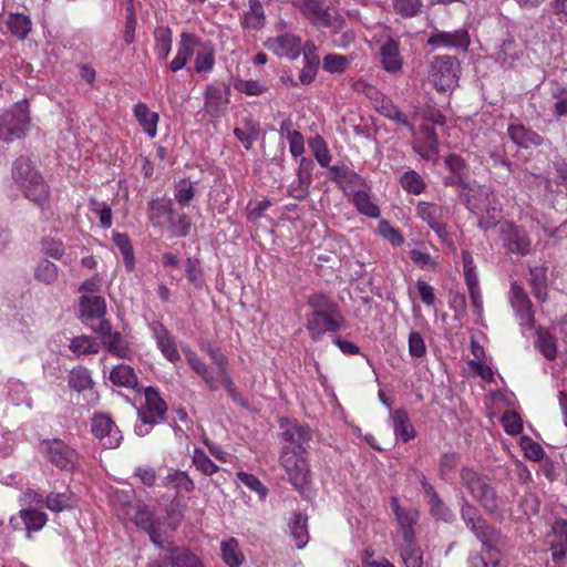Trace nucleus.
<instances>
[{"mask_svg": "<svg viewBox=\"0 0 567 567\" xmlns=\"http://www.w3.org/2000/svg\"><path fill=\"white\" fill-rule=\"evenodd\" d=\"M311 311L306 316V328L313 341H318L327 332H336L343 324V317L338 305L323 293H315L308 298Z\"/></svg>", "mask_w": 567, "mask_h": 567, "instance_id": "f257e3e1", "label": "nucleus"}, {"mask_svg": "<svg viewBox=\"0 0 567 567\" xmlns=\"http://www.w3.org/2000/svg\"><path fill=\"white\" fill-rule=\"evenodd\" d=\"M13 178L30 200L42 204L48 199L49 187L30 159L21 157L14 162Z\"/></svg>", "mask_w": 567, "mask_h": 567, "instance_id": "f03ea898", "label": "nucleus"}, {"mask_svg": "<svg viewBox=\"0 0 567 567\" xmlns=\"http://www.w3.org/2000/svg\"><path fill=\"white\" fill-rule=\"evenodd\" d=\"M461 64L450 55L434 56L429 66V80L440 92H451L458 85Z\"/></svg>", "mask_w": 567, "mask_h": 567, "instance_id": "7ed1b4c3", "label": "nucleus"}, {"mask_svg": "<svg viewBox=\"0 0 567 567\" xmlns=\"http://www.w3.org/2000/svg\"><path fill=\"white\" fill-rule=\"evenodd\" d=\"M28 128L29 116L24 104H14L0 116V140L6 143L22 137Z\"/></svg>", "mask_w": 567, "mask_h": 567, "instance_id": "20e7f679", "label": "nucleus"}, {"mask_svg": "<svg viewBox=\"0 0 567 567\" xmlns=\"http://www.w3.org/2000/svg\"><path fill=\"white\" fill-rule=\"evenodd\" d=\"M461 480L472 496L476 498L485 509L494 512L497 508L495 492L486 478L471 468H464L461 472Z\"/></svg>", "mask_w": 567, "mask_h": 567, "instance_id": "39448f33", "label": "nucleus"}, {"mask_svg": "<svg viewBox=\"0 0 567 567\" xmlns=\"http://www.w3.org/2000/svg\"><path fill=\"white\" fill-rule=\"evenodd\" d=\"M39 451L44 458L63 471L72 470L78 458L76 452L58 439L41 441Z\"/></svg>", "mask_w": 567, "mask_h": 567, "instance_id": "423d86ee", "label": "nucleus"}, {"mask_svg": "<svg viewBox=\"0 0 567 567\" xmlns=\"http://www.w3.org/2000/svg\"><path fill=\"white\" fill-rule=\"evenodd\" d=\"M280 460L281 465L287 472L289 482L297 489L303 491L309 483L310 471L307 461L302 457V454L285 449Z\"/></svg>", "mask_w": 567, "mask_h": 567, "instance_id": "0eeeda50", "label": "nucleus"}, {"mask_svg": "<svg viewBox=\"0 0 567 567\" xmlns=\"http://www.w3.org/2000/svg\"><path fill=\"white\" fill-rule=\"evenodd\" d=\"M461 516L466 526L481 540L482 545L489 546L491 542H501V534L482 519L477 515L476 508L471 506L465 499L462 504Z\"/></svg>", "mask_w": 567, "mask_h": 567, "instance_id": "6e6552de", "label": "nucleus"}, {"mask_svg": "<svg viewBox=\"0 0 567 567\" xmlns=\"http://www.w3.org/2000/svg\"><path fill=\"white\" fill-rule=\"evenodd\" d=\"M91 430L100 444L105 449H116L123 440L117 425L105 414H96L92 417Z\"/></svg>", "mask_w": 567, "mask_h": 567, "instance_id": "1a4fd4ad", "label": "nucleus"}, {"mask_svg": "<svg viewBox=\"0 0 567 567\" xmlns=\"http://www.w3.org/2000/svg\"><path fill=\"white\" fill-rule=\"evenodd\" d=\"M298 6L301 12L319 27L338 28L341 25L340 16L324 9L319 0H300Z\"/></svg>", "mask_w": 567, "mask_h": 567, "instance_id": "9d476101", "label": "nucleus"}, {"mask_svg": "<svg viewBox=\"0 0 567 567\" xmlns=\"http://www.w3.org/2000/svg\"><path fill=\"white\" fill-rule=\"evenodd\" d=\"M427 44L436 49L466 51L471 44V39L465 29H457L452 32L435 30L427 39Z\"/></svg>", "mask_w": 567, "mask_h": 567, "instance_id": "9b49d317", "label": "nucleus"}, {"mask_svg": "<svg viewBox=\"0 0 567 567\" xmlns=\"http://www.w3.org/2000/svg\"><path fill=\"white\" fill-rule=\"evenodd\" d=\"M265 48L278 56L296 60L301 53V40L292 33H282L267 39Z\"/></svg>", "mask_w": 567, "mask_h": 567, "instance_id": "f8f14e48", "label": "nucleus"}, {"mask_svg": "<svg viewBox=\"0 0 567 567\" xmlns=\"http://www.w3.org/2000/svg\"><path fill=\"white\" fill-rule=\"evenodd\" d=\"M416 214L435 231L441 240H447L449 233L444 223L446 212L443 207L426 202H420L416 206Z\"/></svg>", "mask_w": 567, "mask_h": 567, "instance_id": "ddd939ff", "label": "nucleus"}, {"mask_svg": "<svg viewBox=\"0 0 567 567\" xmlns=\"http://www.w3.org/2000/svg\"><path fill=\"white\" fill-rule=\"evenodd\" d=\"M202 40L194 33L183 32L178 42L175 58L166 65L172 72L184 69L189 59L196 53Z\"/></svg>", "mask_w": 567, "mask_h": 567, "instance_id": "4468645a", "label": "nucleus"}, {"mask_svg": "<svg viewBox=\"0 0 567 567\" xmlns=\"http://www.w3.org/2000/svg\"><path fill=\"white\" fill-rule=\"evenodd\" d=\"M462 264L465 282L468 289L472 305L475 308L476 312L480 315L483 310L482 292L480 289L478 277L474 259L472 255L466 250L462 252Z\"/></svg>", "mask_w": 567, "mask_h": 567, "instance_id": "2eb2a0df", "label": "nucleus"}, {"mask_svg": "<svg viewBox=\"0 0 567 567\" xmlns=\"http://www.w3.org/2000/svg\"><path fill=\"white\" fill-rule=\"evenodd\" d=\"M414 136L413 150L425 161L435 162L439 155L436 133L427 125L421 127Z\"/></svg>", "mask_w": 567, "mask_h": 567, "instance_id": "dca6fc26", "label": "nucleus"}, {"mask_svg": "<svg viewBox=\"0 0 567 567\" xmlns=\"http://www.w3.org/2000/svg\"><path fill=\"white\" fill-rule=\"evenodd\" d=\"M145 403L137 410L140 420L158 422L165 414L167 406L154 388H147L144 392Z\"/></svg>", "mask_w": 567, "mask_h": 567, "instance_id": "f3484780", "label": "nucleus"}, {"mask_svg": "<svg viewBox=\"0 0 567 567\" xmlns=\"http://www.w3.org/2000/svg\"><path fill=\"white\" fill-rule=\"evenodd\" d=\"M511 303L519 319L522 327L533 328L534 326V311L532 309L528 296L522 287L513 284L511 287Z\"/></svg>", "mask_w": 567, "mask_h": 567, "instance_id": "a211bd4d", "label": "nucleus"}, {"mask_svg": "<svg viewBox=\"0 0 567 567\" xmlns=\"http://www.w3.org/2000/svg\"><path fill=\"white\" fill-rule=\"evenodd\" d=\"M229 103V90L216 85H208L205 90V111L212 116L225 113Z\"/></svg>", "mask_w": 567, "mask_h": 567, "instance_id": "6ab92c4d", "label": "nucleus"}, {"mask_svg": "<svg viewBox=\"0 0 567 567\" xmlns=\"http://www.w3.org/2000/svg\"><path fill=\"white\" fill-rule=\"evenodd\" d=\"M106 303L101 296L84 295L80 299V318L89 324L90 321L104 318Z\"/></svg>", "mask_w": 567, "mask_h": 567, "instance_id": "aec40b11", "label": "nucleus"}, {"mask_svg": "<svg viewBox=\"0 0 567 567\" xmlns=\"http://www.w3.org/2000/svg\"><path fill=\"white\" fill-rule=\"evenodd\" d=\"M504 539L501 542H491V545H482L484 555H475L470 559V567H505L502 564L501 550L504 547Z\"/></svg>", "mask_w": 567, "mask_h": 567, "instance_id": "412c9836", "label": "nucleus"}, {"mask_svg": "<svg viewBox=\"0 0 567 567\" xmlns=\"http://www.w3.org/2000/svg\"><path fill=\"white\" fill-rule=\"evenodd\" d=\"M392 509L395 514L396 520L402 528L404 542L414 540L413 525L419 519V512L415 508L404 509L399 505L398 498L391 499Z\"/></svg>", "mask_w": 567, "mask_h": 567, "instance_id": "4be33fe9", "label": "nucleus"}, {"mask_svg": "<svg viewBox=\"0 0 567 567\" xmlns=\"http://www.w3.org/2000/svg\"><path fill=\"white\" fill-rule=\"evenodd\" d=\"M549 538L553 560L558 561L567 553V520L557 519L551 526Z\"/></svg>", "mask_w": 567, "mask_h": 567, "instance_id": "5701e85b", "label": "nucleus"}, {"mask_svg": "<svg viewBox=\"0 0 567 567\" xmlns=\"http://www.w3.org/2000/svg\"><path fill=\"white\" fill-rule=\"evenodd\" d=\"M282 437L291 444V449L287 447L289 451L302 454L306 451V443L311 437V430L307 425L293 423L282 432Z\"/></svg>", "mask_w": 567, "mask_h": 567, "instance_id": "b1692460", "label": "nucleus"}, {"mask_svg": "<svg viewBox=\"0 0 567 567\" xmlns=\"http://www.w3.org/2000/svg\"><path fill=\"white\" fill-rule=\"evenodd\" d=\"M133 114L143 131L151 138H154L157 135V124L159 121L158 114L151 111L150 107L143 102H138L134 105Z\"/></svg>", "mask_w": 567, "mask_h": 567, "instance_id": "393cba45", "label": "nucleus"}, {"mask_svg": "<svg viewBox=\"0 0 567 567\" xmlns=\"http://www.w3.org/2000/svg\"><path fill=\"white\" fill-rule=\"evenodd\" d=\"M380 58L383 69L389 73H398L402 69V58L399 51V42L395 40L386 41L380 48Z\"/></svg>", "mask_w": 567, "mask_h": 567, "instance_id": "a878e982", "label": "nucleus"}, {"mask_svg": "<svg viewBox=\"0 0 567 567\" xmlns=\"http://www.w3.org/2000/svg\"><path fill=\"white\" fill-rule=\"evenodd\" d=\"M185 359L189 367L204 380L210 390H217L220 386L219 379L208 369L204 360L194 351L184 350Z\"/></svg>", "mask_w": 567, "mask_h": 567, "instance_id": "bb28decb", "label": "nucleus"}, {"mask_svg": "<svg viewBox=\"0 0 567 567\" xmlns=\"http://www.w3.org/2000/svg\"><path fill=\"white\" fill-rule=\"evenodd\" d=\"M172 210L173 204L171 199H152L148 203V219L154 227H163L165 224H167Z\"/></svg>", "mask_w": 567, "mask_h": 567, "instance_id": "cd10ccee", "label": "nucleus"}, {"mask_svg": "<svg viewBox=\"0 0 567 567\" xmlns=\"http://www.w3.org/2000/svg\"><path fill=\"white\" fill-rule=\"evenodd\" d=\"M164 544L165 548L162 549L171 554L174 567H204L199 558L187 548L175 547L173 543L167 539L164 540Z\"/></svg>", "mask_w": 567, "mask_h": 567, "instance_id": "c85d7f7f", "label": "nucleus"}, {"mask_svg": "<svg viewBox=\"0 0 567 567\" xmlns=\"http://www.w3.org/2000/svg\"><path fill=\"white\" fill-rule=\"evenodd\" d=\"M374 109L383 116L394 121L395 123L406 126L411 133H414V126L410 124L408 117L385 96L374 100Z\"/></svg>", "mask_w": 567, "mask_h": 567, "instance_id": "c756f323", "label": "nucleus"}, {"mask_svg": "<svg viewBox=\"0 0 567 567\" xmlns=\"http://www.w3.org/2000/svg\"><path fill=\"white\" fill-rule=\"evenodd\" d=\"M423 489L425 493V496L427 498V503L431 508V514L436 517L437 519L450 522L453 518V513L450 511V508L442 502V499L439 497V495L435 493L432 485L424 482L423 483Z\"/></svg>", "mask_w": 567, "mask_h": 567, "instance_id": "7c9ffc66", "label": "nucleus"}, {"mask_svg": "<svg viewBox=\"0 0 567 567\" xmlns=\"http://www.w3.org/2000/svg\"><path fill=\"white\" fill-rule=\"evenodd\" d=\"M508 135L515 144L525 148L539 145L542 142V137L537 133L526 128L522 124L509 125Z\"/></svg>", "mask_w": 567, "mask_h": 567, "instance_id": "2f4dec72", "label": "nucleus"}, {"mask_svg": "<svg viewBox=\"0 0 567 567\" xmlns=\"http://www.w3.org/2000/svg\"><path fill=\"white\" fill-rule=\"evenodd\" d=\"M195 54V72L208 73L214 69L215 50L212 43L202 41Z\"/></svg>", "mask_w": 567, "mask_h": 567, "instance_id": "473e14b6", "label": "nucleus"}, {"mask_svg": "<svg viewBox=\"0 0 567 567\" xmlns=\"http://www.w3.org/2000/svg\"><path fill=\"white\" fill-rule=\"evenodd\" d=\"M208 353H209L212 360L214 361V363L216 364V367L218 368L217 378L219 379L220 386H224L225 390L228 392V394L233 399H236L237 389H236V385L233 382L230 375L228 374V372L226 370V365H227L226 357L216 350H209Z\"/></svg>", "mask_w": 567, "mask_h": 567, "instance_id": "72a5a7b5", "label": "nucleus"}, {"mask_svg": "<svg viewBox=\"0 0 567 567\" xmlns=\"http://www.w3.org/2000/svg\"><path fill=\"white\" fill-rule=\"evenodd\" d=\"M134 523L148 533L151 540L155 546L158 548H165L164 540H162L159 535L156 533L153 514L150 509L145 507L138 508L134 516Z\"/></svg>", "mask_w": 567, "mask_h": 567, "instance_id": "f704fd0d", "label": "nucleus"}, {"mask_svg": "<svg viewBox=\"0 0 567 567\" xmlns=\"http://www.w3.org/2000/svg\"><path fill=\"white\" fill-rule=\"evenodd\" d=\"M165 486H171L177 495L190 493L195 488L194 481L184 471L175 470L169 472L163 481Z\"/></svg>", "mask_w": 567, "mask_h": 567, "instance_id": "c9c22d12", "label": "nucleus"}, {"mask_svg": "<svg viewBox=\"0 0 567 567\" xmlns=\"http://www.w3.org/2000/svg\"><path fill=\"white\" fill-rule=\"evenodd\" d=\"M154 52L158 60L164 61L168 58L172 50L173 34L168 27H158L154 31Z\"/></svg>", "mask_w": 567, "mask_h": 567, "instance_id": "e433bc0d", "label": "nucleus"}, {"mask_svg": "<svg viewBox=\"0 0 567 567\" xmlns=\"http://www.w3.org/2000/svg\"><path fill=\"white\" fill-rule=\"evenodd\" d=\"M391 420L395 435L400 436L403 442H408L415 435L413 425L404 410H395L391 413Z\"/></svg>", "mask_w": 567, "mask_h": 567, "instance_id": "4c0bfd02", "label": "nucleus"}, {"mask_svg": "<svg viewBox=\"0 0 567 567\" xmlns=\"http://www.w3.org/2000/svg\"><path fill=\"white\" fill-rule=\"evenodd\" d=\"M290 534L295 539V545L298 549L303 548L309 540V534L307 528V517L300 513L293 514L291 522L289 523Z\"/></svg>", "mask_w": 567, "mask_h": 567, "instance_id": "58836bf2", "label": "nucleus"}, {"mask_svg": "<svg viewBox=\"0 0 567 567\" xmlns=\"http://www.w3.org/2000/svg\"><path fill=\"white\" fill-rule=\"evenodd\" d=\"M351 203L358 212L369 218H379L380 208L371 200L365 190H357L352 194Z\"/></svg>", "mask_w": 567, "mask_h": 567, "instance_id": "ea45409f", "label": "nucleus"}, {"mask_svg": "<svg viewBox=\"0 0 567 567\" xmlns=\"http://www.w3.org/2000/svg\"><path fill=\"white\" fill-rule=\"evenodd\" d=\"M221 557L229 567H239L244 563V555L239 550L236 538H228L220 543Z\"/></svg>", "mask_w": 567, "mask_h": 567, "instance_id": "a19ab883", "label": "nucleus"}, {"mask_svg": "<svg viewBox=\"0 0 567 567\" xmlns=\"http://www.w3.org/2000/svg\"><path fill=\"white\" fill-rule=\"evenodd\" d=\"M110 380L113 384L124 388H135L137 384V375L134 370L126 364L114 367L110 373Z\"/></svg>", "mask_w": 567, "mask_h": 567, "instance_id": "79ce46f5", "label": "nucleus"}, {"mask_svg": "<svg viewBox=\"0 0 567 567\" xmlns=\"http://www.w3.org/2000/svg\"><path fill=\"white\" fill-rule=\"evenodd\" d=\"M506 246L511 251L526 255L530 248V240L524 230L509 226Z\"/></svg>", "mask_w": 567, "mask_h": 567, "instance_id": "37998d69", "label": "nucleus"}, {"mask_svg": "<svg viewBox=\"0 0 567 567\" xmlns=\"http://www.w3.org/2000/svg\"><path fill=\"white\" fill-rule=\"evenodd\" d=\"M167 225L174 237H185L189 234L192 220L189 216L184 213H176L173 208Z\"/></svg>", "mask_w": 567, "mask_h": 567, "instance_id": "c03bdc74", "label": "nucleus"}, {"mask_svg": "<svg viewBox=\"0 0 567 567\" xmlns=\"http://www.w3.org/2000/svg\"><path fill=\"white\" fill-rule=\"evenodd\" d=\"M34 279L44 284L52 285L59 277V268L48 259H41L34 268Z\"/></svg>", "mask_w": 567, "mask_h": 567, "instance_id": "a18cd8bd", "label": "nucleus"}, {"mask_svg": "<svg viewBox=\"0 0 567 567\" xmlns=\"http://www.w3.org/2000/svg\"><path fill=\"white\" fill-rule=\"evenodd\" d=\"M69 348L76 355L95 354L100 351L101 344L90 336H80L71 340Z\"/></svg>", "mask_w": 567, "mask_h": 567, "instance_id": "49530a36", "label": "nucleus"}, {"mask_svg": "<svg viewBox=\"0 0 567 567\" xmlns=\"http://www.w3.org/2000/svg\"><path fill=\"white\" fill-rule=\"evenodd\" d=\"M76 498L72 493H51L45 498V506L52 512H62L74 507Z\"/></svg>", "mask_w": 567, "mask_h": 567, "instance_id": "de8ad7c7", "label": "nucleus"}, {"mask_svg": "<svg viewBox=\"0 0 567 567\" xmlns=\"http://www.w3.org/2000/svg\"><path fill=\"white\" fill-rule=\"evenodd\" d=\"M113 243L118 248L123 256L124 265L128 271H132L135 266L134 251L131 240L126 234L114 233L112 236Z\"/></svg>", "mask_w": 567, "mask_h": 567, "instance_id": "09e8293b", "label": "nucleus"}, {"mask_svg": "<svg viewBox=\"0 0 567 567\" xmlns=\"http://www.w3.org/2000/svg\"><path fill=\"white\" fill-rule=\"evenodd\" d=\"M10 32L19 39H25L31 31V20L22 13H10L6 21Z\"/></svg>", "mask_w": 567, "mask_h": 567, "instance_id": "8fccbe9b", "label": "nucleus"}, {"mask_svg": "<svg viewBox=\"0 0 567 567\" xmlns=\"http://www.w3.org/2000/svg\"><path fill=\"white\" fill-rule=\"evenodd\" d=\"M196 194V183L182 179L174 185V198L179 206L186 207L194 199Z\"/></svg>", "mask_w": 567, "mask_h": 567, "instance_id": "3c124183", "label": "nucleus"}, {"mask_svg": "<svg viewBox=\"0 0 567 567\" xmlns=\"http://www.w3.org/2000/svg\"><path fill=\"white\" fill-rule=\"evenodd\" d=\"M102 344L106 351L114 353L117 357L128 358L131 354L127 341L120 332L109 334L107 339H104Z\"/></svg>", "mask_w": 567, "mask_h": 567, "instance_id": "603ef678", "label": "nucleus"}, {"mask_svg": "<svg viewBox=\"0 0 567 567\" xmlns=\"http://www.w3.org/2000/svg\"><path fill=\"white\" fill-rule=\"evenodd\" d=\"M20 516L28 529V536H30L31 530H40L48 522L47 514L37 509H21Z\"/></svg>", "mask_w": 567, "mask_h": 567, "instance_id": "864d4df0", "label": "nucleus"}, {"mask_svg": "<svg viewBox=\"0 0 567 567\" xmlns=\"http://www.w3.org/2000/svg\"><path fill=\"white\" fill-rule=\"evenodd\" d=\"M401 557L406 567H423L422 551L414 540L404 542L401 547Z\"/></svg>", "mask_w": 567, "mask_h": 567, "instance_id": "5fc2aeb1", "label": "nucleus"}, {"mask_svg": "<svg viewBox=\"0 0 567 567\" xmlns=\"http://www.w3.org/2000/svg\"><path fill=\"white\" fill-rule=\"evenodd\" d=\"M265 13L262 6L257 0L249 1V10L245 13L244 25L246 28L258 29L264 25Z\"/></svg>", "mask_w": 567, "mask_h": 567, "instance_id": "6e6d98bb", "label": "nucleus"}, {"mask_svg": "<svg viewBox=\"0 0 567 567\" xmlns=\"http://www.w3.org/2000/svg\"><path fill=\"white\" fill-rule=\"evenodd\" d=\"M69 385L78 391H84L92 385L90 371L83 367L74 368L69 374Z\"/></svg>", "mask_w": 567, "mask_h": 567, "instance_id": "4d7b16f0", "label": "nucleus"}, {"mask_svg": "<svg viewBox=\"0 0 567 567\" xmlns=\"http://www.w3.org/2000/svg\"><path fill=\"white\" fill-rule=\"evenodd\" d=\"M330 172L333 174L332 178L338 182L344 189L352 185H361L363 182L357 173L344 167L333 166L330 168Z\"/></svg>", "mask_w": 567, "mask_h": 567, "instance_id": "13d9d810", "label": "nucleus"}, {"mask_svg": "<svg viewBox=\"0 0 567 567\" xmlns=\"http://www.w3.org/2000/svg\"><path fill=\"white\" fill-rule=\"evenodd\" d=\"M401 186L409 193L419 195L424 192L425 184L415 171L405 172L400 179Z\"/></svg>", "mask_w": 567, "mask_h": 567, "instance_id": "bf43d9fd", "label": "nucleus"}, {"mask_svg": "<svg viewBox=\"0 0 567 567\" xmlns=\"http://www.w3.org/2000/svg\"><path fill=\"white\" fill-rule=\"evenodd\" d=\"M192 462L195 467L205 475H213L219 470V467L200 449L194 450Z\"/></svg>", "mask_w": 567, "mask_h": 567, "instance_id": "052dcab7", "label": "nucleus"}, {"mask_svg": "<svg viewBox=\"0 0 567 567\" xmlns=\"http://www.w3.org/2000/svg\"><path fill=\"white\" fill-rule=\"evenodd\" d=\"M234 87L246 95L256 96L265 93L268 87L259 80H243L238 79L234 83Z\"/></svg>", "mask_w": 567, "mask_h": 567, "instance_id": "680f3d73", "label": "nucleus"}, {"mask_svg": "<svg viewBox=\"0 0 567 567\" xmlns=\"http://www.w3.org/2000/svg\"><path fill=\"white\" fill-rule=\"evenodd\" d=\"M7 396L12 401L13 404L20 405L28 399L27 388L23 382L17 379L8 380L6 384Z\"/></svg>", "mask_w": 567, "mask_h": 567, "instance_id": "e2e57ef3", "label": "nucleus"}, {"mask_svg": "<svg viewBox=\"0 0 567 567\" xmlns=\"http://www.w3.org/2000/svg\"><path fill=\"white\" fill-rule=\"evenodd\" d=\"M537 347L546 359L553 360L556 357L557 347L555 338L547 331H538Z\"/></svg>", "mask_w": 567, "mask_h": 567, "instance_id": "0e129e2a", "label": "nucleus"}, {"mask_svg": "<svg viewBox=\"0 0 567 567\" xmlns=\"http://www.w3.org/2000/svg\"><path fill=\"white\" fill-rule=\"evenodd\" d=\"M238 480L250 491L255 492L260 499H265L268 495V488L252 474L246 472L237 473Z\"/></svg>", "mask_w": 567, "mask_h": 567, "instance_id": "69168bd1", "label": "nucleus"}, {"mask_svg": "<svg viewBox=\"0 0 567 567\" xmlns=\"http://www.w3.org/2000/svg\"><path fill=\"white\" fill-rule=\"evenodd\" d=\"M532 280L530 285L533 288L534 296L539 301H545L546 299V275L545 271L540 268H535L530 270Z\"/></svg>", "mask_w": 567, "mask_h": 567, "instance_id": "338daca9", "label": "nucleus"}, {"mask_svg": "<svg viewBox=\"0 0 567 567\" xmlns=\"http://www.w3.org/2000/svg\"><path fill=\"white\" fill-rule=\"evenodd\" d=\"M350 64V59L341 54H328L322 60V68L330 73L343 72Z\"/></svg>", "mask_w": 567, "mask_h": 567, "instance_id": "774afa93", "label": "nucleus"}]
</instances>
